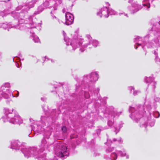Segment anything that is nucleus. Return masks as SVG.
I'll list each match as a JSON object with an SVG mask.
<instances>
[{"instance_id":"obj_1","label":"nucleus","mask_w":160,"mask_h":160,"mask_svg":"<svg viewBox=\"0 0 160 160\" xmlns=\"http://www.w3.org/2000/svg\"><path fill=\"white\" fill-rule=\"evenodd\" d=\"M35 127H38L37 129L32 128L33 130L36 133H40L42 131H44V138L42 140L40 148H37L30 147L28 148H23L21 149V151L23 153L24 156L27 158L29 157H33L35 158H38V160H46V156L41 154L46 149H48L49 147L51 145V143L49 142V138L51 135L52 130L50 127H47L46 130L42 128L39 125H35Z\"/></svg>"},{"instance_id":"obj_2","label":"nucleus","mask_w":160,"mask_h":160,"mask_svg":"<svg viewBox=\"0 0 160 160\" xmlns=\"http://www.w3.org/2000/svg\"><path fill=\"white\" fill-rule=\"evenodd\" d=\"M145 107L144 108L147 109V120H145V118L143 115L144 112L142 111V108H135L132 107H130L129 111L131 113L130 115L131 118L136 122H139L140 127L144 126L146 128V125L148 123L149 125L151 127L153 126L155 124V120L153 118L152 119L151 114L152 112L150 110L151 108V106L147 104L146 102L145 103Z\"/></svg>"},{"instance_id":"obj_3","label":"nucleus","mask_w":160,"mask_h":160,"mask_svg":"<svg viewBox=\"0 0 160 160\" xmlns=\"http://www.w3.org/2000/svg\"><path fill=\"white\" fill-rule=\"evenodd\" d=\"M12 14L14 18L18 19L19 24L23 23H25V24L23 25L20 26L18 25L17 26H16L15 28L17 29L22 30L25 26L30 28H36L37 27L36 24L33 23L32 21V17L30 16L27 18V16L26 15L25 16L26 18H25L23 13H19L15 12H13Z\"/></svg>"},{"instance_id":"obj_4","label":"nucleus","mask_w":160,"mask_h":160,"mask_svg":"<svg viewBox=\"0 0 160 160\" xmlns=\"http://www.w3.org/2000/svg\"><path fill=\"white\" fill-rule=\"evenodd\" d=\"M54 149L55 154L62 159H64L68 156L69 154V149L67 145L61 142H55Z\"/></svg>"},{"instance_id":"obj_5","label":"nucleus","mask_w":160,"mask_h":160,"mask_svg":"<svg viewBox=\"0 0 160 160\" xmlns=\"http://www.w3.org/2000/svg\"><path fill=\"white\" fill-rule=\"evenodd\" d=\"M154 0H142V6L134 2L132 5V7L128 9L132 13H134L138 11L142 8L144 9L149 10L150 7V1L152 2Z\"/></svg>"},{"instance_id":"obj_6","label":"nucleus","mask_w":160,"mask_h":160,"mask_svg":"<svg viewBox=\"0 0 160 160\" xmlns=\"http://www.w3.org/2000/svg\"><path fill=\"white\" fill-rule=\"evenodd\" d=\"M63 32L64 40L67 45L66 48L68 50L72 52L75 51L79 47H80L81 41H79L78 40L76 39L70 40L69 38L65 37L66 34L63 31Z\"/></svg>"},{"instance_id":"obj_7","label":"nucleus","mask_w":160,"mask_h":160,"mask_svg":"<svg viewBox=\"0 0 160 160\" xmlns=\"http://www.w3.org/2000/svg\"><path fill=\"white\" fill-rule=\"evenodd\" d=\"M99 78L98 72H92L87 75L84 76L83 83H90L97 81Z\"/></svg>"},{"instance_id":"obj_8","label":"nucleus","mask_w":160,"mask_h":160,"mask_svg":"<svg viewBox=\"0 0 160 160\" xmlns=\"http://www.w3.org/2000/svg\"><path fill=\"white\" fill-rule=\"evenodd\" d=\"M10 86V84L7 82L3 84L1 88L0 94L5 98H8L11 96L14 97L12 92L8 89Z\"/></svg>"},{"instance_id":"obj_9","label":"nucleus","mask_w":160,"mask_h":160,"mask_svg":"<svg viewBox=\"0 0 160 160\" xmlns=\"http://www.w3.org/2000/svg\"><path fill=\"white\" fill-rule=\"evenodd\" d=\"M45 1L42 5L45 8H47L49 5L50 7H56L61 3V0H45Z\"/></svg>"},{"instance_id":"obj_10","label":"nucleus","mask_w":160,"mask_h":160,"mask_svg":"<svg viewBox=\"0 0 160 160\" xmlns=\"http://www.w3.org/2000/svg\"><path fill=\"white\" fill-rule=\"evenodd\" d=\"M13 109H9L8 108H4V112L5 116L2 117V118L4 119V122L8 121V119H9L14 115V112H13Z\"/></svg>"},{"instance_id":"obj_11","label":"nucleus","mask_w":160,"mask_h":160,"mask_svg":"<svg viewBox=\"0 0 160 160\" xmlns=\"http://www.w3.org/2000/svg\"><path fill=\"white\" fill-rule=\"evenodd\" d=\"M8 121L12 123L13 124H20L22 123V120L20 116L15 113H14V115L10 119H8Z\"/></svg>"},{"instance_id":"obj_12","label":"nucleus","mask_w":160,"mask_h":160,"mask_svg":"<svg viewBox=\"0 0 160 160\" xmlns=\"http://www.w3.org/2000/svg\"><path fill=\"white\" fill-rule=\"evenodd\" d=\"M120 114L119 112H117L116 111H113L110 112L108 115V125L110 127H111L113 124V120L112 119L115 117V115L118 116Z\"/></svg>"},{"instance_id":"obj_13","label":"nucleus","mask_w":160,"mask_h":160,"mask_svg":"<svg viewBox=\"0 0 160 160\" xmlns=\"http://www.w3.org/2000/svg\"><path fill=\"white\" fill-rule=\"evenodd\" d=\"M97 15L100 17H104L105 18H108L109 16L108 8L107 7H104L97 13Z\"/></svg>"},{"instance_id":"obj_14","label":"nucleus","mask_w":160,"mask_h":160,"mask_svg":"<svg viewBox=\"0 0 160 160\" xmlns=\"http://www.w3.org/2000/svg\"><path fill=\"white\" fill-rule=\"evenodd\" d=\"M116 150H118L116 149L115 150L114 148H108L106 150V152L107 153L109 152H112L111 155V158L110 159L111 160H116L117 158V155L116 153H117Z\"/></svg>"},{"instance_id":"obj_15","label":"nucleus","mask_w":160,"mask_h":160,"mask_svg":"<svg viewBox=\"0 0 160 160\" xmlns=\"http://www.w3.org/2000/svg\"><path fill=\"white\" fill-rule=\"evenodd\" d=\"M66 22L65 23L67 25L71 24L73 21L74 17L73 15L71 13L67 12L65 14Z\"/></svg>"},{"instance_id":"obj_16","label":"nucleus","mask_w":160,"mask_h":160,"mask_svg":"<svg viewBox=\"0 0 160 160\" xmlns=\"http://www.w3.org/2000/svg\"><path fill=\"white\" fill-rule=\"evenodd\" d=\"M145 81L147 83H150L148 85L149 87H151L153 89H154L156 88V83L154 80V78L152 77H146Z\"/></svg>"},{"instance_id":"obj_17","label":"nucleus","mask_w":160,"mask_h":160,"mask_svg":"<svg viewBox=\"0 0 160 160\" xmlns=\"http://www.w3.org/2000/svg\"><path fill=\"white\" fill-rule=\"evenodd\" d=\"M35 2V0H33L32 1L27 3L26 5L22 6V8L25 12H27L30 8H32L34 6V3Z\"/></svg>"},{"instance_id":"obj_18","label":"nucleus","mask_w":160,"mask_h":160,"mask_svg":"<svg viewBox=\"0 0 160 160\" xmlns=\"http://www.w3.org/2000/svg\"><path fill=\"white\" fill-rule=\"evenodd\" d=\"M86 38L88 40V42L89 43H86L85 41H83L82 42V44H83L81 47L80 48V50L82 52L84 51V50H81L82 48H86L88 46V45H89L90 43V42L91 41H92V38L91 36L89 35H86Z\"/></svg>"},{"instance_id":"obj_19","label":"nucleus","mask_w":160,"mask_h":160,"mask_svg":"<svg viewBox=\"0 0 160 160\" xmlns=\"http://www.w3.org/2000/svg\"><path fill=\"white\" fill-rule=\"evenodd\" d=\"M20 142L18 141H14L12 142L11 148L12 149H19Z\"/></svg>"},{"instance_id":"obj_20","label":"nucleus","mask_w":160,"mask_h":160,"mask_svg":"<svg viewBox=\"0 0 160 160\" xmlns=\"http://www.w3.org/2000/svg\"><path fill=\"white\" fill-rule=\"evenodd\" d=\"M117 152L121 157H126L127 159H128L129 158V156L126 153L125 151L123 149L122 151L116 150Z\"/></svg>"},{"instance_id":"obj_21","label":"nucleus","mask_w":160,"mask_h":160,"mask_svg":"<svg viewBox=\"0 0 160 160\" xmlns=\"http://www.w3.org/2000/svg\"><path fill=\"white\" fill-rule=\"evenodd\" d=\"M30 32L31 33L30 37L34 42L35 43H40V40L38 37L35 35L34 32H32L31 31H30Z\"/></svg>"},{"instance_id":"obj_22","label":"nucleus","mask_w":160,"mask_h":160,"mask_svg":"<svg viewBox=\"0 0 160 160\" xmlns=\"http://www.w3.org/2000/svg\"><path fill=\"white\" fill-rule=\"evenodd\" d=\"M128 89L130 92L131 93L132 92V91L133 90V94L134 96L138 95L140 92V91L135 90L134 88L132 86L128 87Z\"/></svg>"},{"instance_id":"obj_23","label":"nucleus","mask_w":160,"mask_h":160,"mask_svg":"<svg viewBox=\"0 0 160 160\" xmlns=\"http://www.w3.org/2000/svg\"><path fill=\"white\" fill-rule=\"evenodd\" d=\"M56 7H54V9L53 10H52L51 12V18L52 19L54 20H57L58 22H59V20L56 17L55 14V10L57 9Z\"/></svg>"},{"instance_id":"obj_24","label":"nucleus","mask_w":160,"mask_h":160,"mask_svg":"<svg viewBox=\"0 0 160 160\" xmlns=\"http://www.w3.org/2000/svg\"><path fill=\"white\" fill-rule=\"evenodd\" d=\"M122 122H121L120 124H118L115 126L114 128L115 130L114 132L116 133V134H117V133L118 132L120 129L122 128Z\"/></svg>"},{"instance_id":"obj_25","label":"nucleus","mask_w":160,"mask_h":160,"mask_svg":"<svg viewBox=\"0 0 160 160\" xmlns=\"http://www.w3.org/2000/svg\"><path fill=\"white\" fill-rule=\"evenodd\" d=\"M45 8L42 5L40 6L38 8V11H36L34 14H38L41 12Z\"/></svg>"},{"instance_id":"obj_26","label":"nucleus","mask_w":160,"mask_h":160,"mask_svg":"<svg viewBox=\"0 0 160 160\" xmlns=\"http://www.w3.org/2000/svg\"><path fill=\"white\" fill-rule=\"evenodd\" d=\"M92 44V45L94 47H97L99 44V42H98L95 40H92V41H91L90 42V43L89 45L90 44Z\"/></svg>"},{"instance_id":"obj_27","label":"nucleus","mask_w":160,"mask_h":160,"mask_svg":"<svg viewBox=\"0 0 160 160\" xmlns=\"http://www.w3.org/2000/svg\"><path fill=\"white\" fill-rule=\"evenodd\" d=\"M142 39L141 38H140L139 37H137L134 38V42H136V44H138V45H141V43H139L138 42H139L140 41H141Z\"/></svg>"},{"instance_id":"obj_28","label":"nucleus","mask_w":160,"mask_h":160,"mask_svg":"<svg viewBox=\"0 0 160 160\" xmlns=\"http://www.w3.org/2000/svg\"><path fill=\"white\" fill-rule=\"evenodd\" d=\"M1 25L2 26V28L5 29H7L8 31H9L8 29L10 28L11 27V25L10 24L3 23Z\"/></svg>"},{"instance_id":"obj_29","label":"nucleus","mask_w":160,"mask_h":160,"mask_svg":"<svg viewBox=\"0 0 160 160\" xmlns=\"http://www.w3.org/2000/svg\"><path fill=\"white\" fill-rule=\"evenodd\" d=\"M151 109H152V108H151ZM150 111L152 112H152L153 113V116H154V117L155 118H158L159 117L160 115V114L157 111H155L154 112H152L151 111V109ZM152 114V113L151 114Z\"/></svg>"},{"instance_id":"obj_30","label":"nucleus","mask_w":160,"mask_h":160,"mask_svg":"<svg viewBox=\"0 0 160 160\" xmlns=\"http://www.w3.org/2000/svg\"><path fill=\"white\" fill-rule=\"evenodd\" d=\"M62 108V107H61V106H59L58 107V111H57V112H56V110H54L53 111V113H54V112H55L56 113H55V115H56L57 114H59V113H60L61 112V108Z\"/></svg>"},{"instance_id":"obj_31","label":"nucleus","mask_w":160,"mask_h":160,"mask_svg":"<svg viewBox=\"0 0 160 160\" xmlns=\"http://www.w3.org/2000/svg\"><path fill=\"white\" fill-rule=\"evenodd\" d=\"M109 14L111 15H115L116 14L117 12L114 10L111 9L110 11L109 10Z\"/></svg>"},{"instance_id":"obj_32","label":"nucleus","mask_w":160,"mask_h":160,"mask_svg":"<svg viewBox=\"0 0 160 160\" xmlns=\"http://www.w3.org/2000/svg\"><path fill=\"white\" fill-rule=\"evenodd\" d=\"M84 96L86 98H88L90 97V94L87 91H84Z\"/></svg>"},{"instance_id":"obj_33","label":"nucleus","mask_w":160,"mask_h":160,"mask_svg":"<svg viewBox=\"0 0 160 160\" xmlns=\"http://www.w3.org/2000/svg\"><path fill=\"white\" fill-rule=\"evenodd\" d=\"M45 58V61H48V60H50L51 61V62L52 63H53L55 62V61L54 60H52V59H50L47 56H45L44 58Z\"/></svg>"},{"instance_id":"obj_34","label":"nucleus","mask_w":160,"mask_h":160,"mask_svg":"<svg viewBox=\"0 0 160 160\" xmlns=\"http://www.w3.org/2000/svg\"><path fill=\"white\" fill-rule=\"evenodd\" d=\"M62 132L63 133L67 131V128L63 126L62 128Z\"/></svg>"},{"instance_id":"obj_35","label":"nucleus","mask_w":160,"mask_h":160,"mask_svg":"<svg viewBox=\"0 0 160 160\" xmlns=\"http://www.w3.org/2000/svg\"><path fill=\"white\" fill-rule=\"evenodd\" d=\"M154 100L156 102H159L160 101V98L158 97L155 98Z\"/></svg>"},{"instance_id":"obj_36","label":"nucleus","mask_w":160,"mask_h":160,"mask_svg":"<svg viewBox=\"0 0 160 160\" xmlns=\"http://www.w3.org/2000/svg\"><path fill=\"white\" fill-rule=\"evenodd\" d=\"M99 91V89L98 88H97L96 89V90L94 91V93H98Z\"/></svg>"},{"instance_id":"obj_37","label":"nucleus","mask_w":160,"mask_h":160,"mask_svg":"<svg viewBox=\"0 0 160 160\" xmlns=\"http://www.w3.org/2000/svg\"><path fill=\"white\" fill-rule=\"evenodd\" d=\"M16 92L17 93L15 94V96H14L13 97H17L19 96V92L18 91H16Z\"/></svg>"},{"instance_id":"obj_38","label":"nucleus","mask_w":160,"mask_h":160,"mask_svg":"<svg viewBox=\"0 0 160 160\" xmlns=\"http://www.w3.org/2000/svg\"><path fill=\"white\" fill-rule=\"evenodd\" d=\"M123 14L124 16H126L127 17H128V14H126L124 13H119V14L120 15V14Z\"/></svg>"},{"instance_id":"obj_39","label":"nucleus","mask_w":160,"mask_h":160,"mask_svg":"<svg viewBox=\"0 0 160 160\" xmlns=\"http://www.w3.org/2000/svg\"><path fill=\"white\" fill-rule=\"evenodd\" d=\"M99 155V153H97L95 152L94 153V155L95 156H97L98 155Z\"/></svg>"},{"instance_id":"obj_40","label":"nucleus","mask_w":160,"mask_h":160,"mask_svg":"<svg viewBox=\"0 0 160 160\" xmlns=\"http://www.w3.org/2000/svg\"><path fill=\"white\" fill-rule=\"evenodd\" d=\"M45 118V117H43V116H42L41 117V120L42 121H43V120H44V118Z\"/></svg>"},{"instance_id":"obj_41","label":"nucleus","mask_w":160,"mask_h":160,"mask_svg":"<svg viewBox=\"0 0 160 160\" xmlns=\"http://www.w3.org/2000/svg\"><path fill=\"white\" fill-rule=\"evenodd\" d=\"M107 142L108 143H109L110 142H112L110 140H109L108 139H107Z\"/></svg>"},{"instance_id":"obj_42","label":"nucleus","mask_w":160,"mask_h":160,"mask_svg":"<svg viewBox=\"0 0 160 160\" xmlns=\"http://www.w3.org/2000/svg\"><path fill=\"white\" fill-rule=\"evenodd\" d=\"M16 65L18 68H19V64L18 63H17L16 64Z\"/></svg>"},{"instance_id":"obj_43","label":"nucleus","mask_w":160,"mask_h":160,"mask_svg":"<svg viewBox=\"0 0 160 160\" xmlns=\"http://www.w3.org/2000/svg\"><path fill=\"white\" fill-rule=\"evenodd\" d=\"M41 99L42 101H44L45 99V98H41Z\"/></svg>"},{"instance_id":"obj_44","label":"nucleus","mask_w":160,"mask_h":160,"mask_svg":"<svg viewBox=\"0 0 160 160\" xmlns=\"http://www.w3.org/2000/svg\"><path fill=\"white\" fill-rule=\"evenodd\" d=\"M132 0H129L128 2L129 3H131L132 2Z\"/></svg>"},{"instance_id":"obj_45","label":"nucleus","mask_w":160,"mask_h":160,"mask_svg":"<svg viewBox=\"0 0 160 160\" xmlns=\"http://www.w3.org/2000/svg\"><path fill=\"white\" fill-rule=\"evenodd\" d=\"M148 44H149V43H148V44H147V46L148 47V48H150V47H149V46H148Z\"/></svg>"},{"instance_id":"obj_46","label":"nucleus","mask_w":160,"mask_h":160,"mask_svg":"<svg viewBox=\"0 0 160 160\" xmlns=\"http://www.w3.org/2000/svg\"><path fill=\"white\" fill-rule=\"evenodd\" d=\"M100 130H99V129H98V130H97V133H98V132H100Z\"/></svg>"},{"instance_id":"obj_47","label":"nucleus","mask_w":160,"mask_h":160,"mask_svg":"<svg viewBox=\"0 0 160 160\" xmlns=\"http://www.w3.org/2000/svg\"><path fill=\"white\" fill-rule=\"evenodd\" d=\"M154 53L155 55L157 54V53L156 51H154Z\"/></svg>"},{"instance_id":"obj_48","label":"nucleus","mask_w":160,"mask_h":160,"mask_svg":"<svg viewBox=\"0 0 160 160\" xmlns=\"http://www.w3.org/2000/svg\"><path fill=\"white\" fill-rule=\"evenodd\" d=\"M2 24L0 23V28H2V25H1Z\"/></svg>"},{"instance_id":"obj_49","label":"nucleus","mask_w":160,"mask_h":160,"mask_svg":"<svg viewBox=\"0 0 160 160\" xmlns=\"http://www.w3.org/2000/svg\"><path fill=\"white\" fill-rule=\"evenodd\" d=\"M135 48L136 49H137L138 48L137 47L135 46Z\"/></svg>"},{"instance_id":"obj_50","label":"nucleus","mask_w":160,"mask_h":160,"mask_svg":"<svg viewBox=\"0 0 160 160\" xmlns=\"http://www.w3.org/2000/svg\"><path fill=\"white\" fill-rule=\"evenodd\" d=\"M116 140H116V139H113V141H114V142L116 141Z\"/></svg>"},{"instance_id":"obj_51","label":"nucleus","mask_w":160,"mask_h":160,"mask_svg":"<svg viewBox=\"0 0 160 160\" xmlns=\"http://www.w3.org/2000/svg\"><path fill=\"white\" fill-rule=\"evenodd\" d=\"M106 4H108V6L110 5L109 4V3L108 2L106 3Z\"/></svg>"},{"instance_id":"obj_52","label":"nucleus","mask_w":160,"mask_h":160,"mask_svg":"<svg viewBox=\"0 0 160 160\" xmlns=\"http://www.w3.org/2000/svg\"><path fill=\"white\" fill-rule=\"evenodd\" d=\"M118 142H120L121 141V139H120L118 140Z\"/></svg>"},{"instance_id":"obj_53","label":"nucleus","mask_w":160,"mask_h":160,"mask_svg":"<svg viewBox=\"0 0 160 160\" xmlns=\"http://www.w3.org/2000/svg\"><path fill=\"white\" fill-rule=\"evenodd\" d=\"M38 25H40V26H41V24H40L39 23H38Z\"/></svg>"},{"instance_id":"obj_54","label":"nucleus","mask_w":160,"mask_h":160,"mask_svg":"<svg viewBox=\"0 0 160 160\" xmlns=\"http://www.w3.org/2000/svg\"><path fill=\"white\" fill-rule=\"evenodd\" d=\"M1 94H0V98L1 97Z\"/></svg>"},{"instance_id":"obj_55","label":"nucleus","mask_w":160,"mask_h":160,"mask_svg":"<svg viewBox=\"0 0 160 160\" xmlns=\"http://www.w3.org/2000/svg\"><path fill=\"white\" fill-rule=\"evenodd\" d=\"M54 93H57V92L55 91V92H54Z\"/></svg>"},{"instance_id":"obj_56","label":"nucleus","mask_w":160,"mask_h":160,"mask_svg":"<svg viewBox=\"0 0 160 160\" xmlns=\"http://www.w3.org/2000/svg\"><path fill=\"white\" fill-rule=\"evenodd\" d=\"M19 8V7H18V8H17V9H18V8Z\"/></svg>"},{"instance_id":"obj_57","label":"nucleus","mask_w":160,"mask_h":160,"mask_svg":"<svg viewBox=\"0 0 160 160\" xmlns=\"http://www.w3.org/2000/svg\"><path fill=\"white\" fill-rule=\"evenodd\" d=\"M146 112V111H144V112L145 113Z\"/></svg>"},{"instance_id":"obj_58","label":"nucleus","mask_w":160,"mask_h":160,"mask_svg":"<svg viewBox=\"0 0 160 160\" xmlns=\"http://www.w3.org/2000/svg\"><path fill=\"white\" fill-rule=\"evenodd\" d=\"M14 59H13V61H14Z\"/></svg>"},{"instance_id":"obj_59","label":"nucleus","mask_w":160,"mask_h":160,"mask_svg":"<svg viewBox=\"0 0 160 160\" xmlns=\"http://www.w3.org/2000/svg\"><path fill=\"white\" fill-rule=\"evenodd\" d=\"M9 0H8V1H9Z\"/></svg>"}]
</instances>
